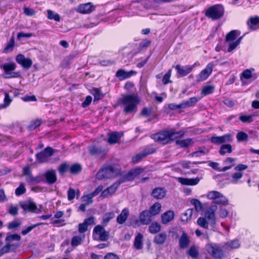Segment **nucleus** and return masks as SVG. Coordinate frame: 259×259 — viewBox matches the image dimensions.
Returning <instances> with one entry per match:
<instances>
[{"instance_id": "obj_32", "label": "nucleus", "mask_w": 259, "mask_h": 259, "mask_svg": "<svg viewBox=\"0 0 259 259\" xmlns=\"http://www.w3.org/2000/svg\"><path fill=\"white\" fill-rule=\"evenodd\" d=\"M143 236L141 233H138L135 237L134 245L137 249L143 248Z\"/></svg>"}, {"instance_id": "obj_59", "label": "nucleus", "mask_w": 259, "mask_h": 259, "mask_svg": "<svg viewBox=\"0 0 259 259\" xmlns=\"http://www.w3.org/2000/svg\"><path fill=\"white\" fill-rule=\"evenodd\" d=\"M252 115H241L239 119L243 122H251L252 121Z\"/></svg>"}, {"instance_id": "obj_33", "label": "nucleus", "mask_w": 259, "mask_h": 259, "mask_svg": "<svg viewBox=\"0 0 259 259\" xmlns=\"http://www.w3.org/2000/svg\"><path fill=\"white\" fill-rule=\"evenodd\" d=\"M15 46V38L14 36H12L10 40L7 42L5 48L3 50V53H7L9 52H12Z\"/></svg>"}, {"instance_id": "obj_43", "label": "nucleus", "mask_w": 259, "mask_h": 259, "mask_svg": "<svg viewBox=\"0 0 259 259\" xmlns=\"http://www.w3.org/2000/svg\"><path fill=\"white\" fill-rule=\"evenodd\" d=\"M91 93L94 96V101H98L103 97V95L101 93L100 90L97 88L93 89Z\"/></svg>"}, {"instance_id": "obj_1", "label": "nucleus", "mask_w": 259, "mask_h": 259, "mask_svg": "<svg viewBox=\"0 0 259 259\" xmlns=\"http://www.w3.org/2000/svg\"><path fill=\"white\" fill-rule=\"evenodd\" d=\"M217 205L211 204L205 212L204 217H200L197 220V224L204 229H208L209 225L213 228L216 224L215 212Z\"/></svg>"}, {"instance_id": "obj_36", "label": "nucleus", "mask_w": 259, "mask_h": 259, "mask_svg": "<svg viewBox=\"0 0 259 259\" xmlns=\"http://www.w3.org/2000/svg\"><path fill=\"white\" fill-rule=\"evenodd\" d=\"M161 207V205L160 203H155L150 208V209L148 211L150 213V214H151L152 216H154L157 214L159 212Z\"/></svg>"}, {"instance_id": "obj_27", "label": "nucleus", "mask_w": 259, "mask_h": 259, "mask_svg": "<svg viewBox=\"0 0 259 259\" xmlns=\"http://www.w3.org/2000/svg\"><path fill=\"white\" fill-rule=\"evenodd\" d=\"M45 178L48 183L54 184L57 180L55 171L53 170L48 171L45 174Z\"/></svg>"}, {"instance_id": "obj_10", "label": "nucleus", "mask_w": 259, "mask_h": 259, "mask_svg": "<svg viewBox=\"0 0 259 259\" xmlns=\"http://www.w3.org/2000/svg\"><path fill=\"white\" fill-rule=\"evenodd\" d=\"M109 233L101 225L96 226L93 230V238L95 240L102 241H106L108 238Z\"/></svg>"}, {"instance_id": "obj_31", "label": "nucleus", "mask_w": 259, "mask_h": 259, "mask_svg": "<svg viewBox=\"0 0 259 259\" xmlns=\"http://www.w3.org/2000/svg\"><path fill=\"white\" fill-rule=\"evenodd\" d=\"M175 213L172 210H168L163 213V224H167L174 220Z\"/></svg>"}, {"instance_id": "obj_47", "label": "nucleus", "mask_w": 259, "mask_h": 259, "mask_svg": "<svg viewBox=\"0 0 259 259\" xmlns=\"http://www.w3.org/2000/svg\"><path fill=\"white\" fill-rule=\"evenodd\" d=\"M21 240V236L18 234L9 235L6 238V241L7 243H11L14 240L19 241Z\"/></svg>"}, {"instance_id": "obj_30", "label": "nucleus", "mask_w": 259, "mask_h": 259, "mask_svg": "<svg viewBox=\"0 0 259 259\" xmlns=\"http://www.w3.org/2000/svg\"><path fill=\"white\" fill-rule=\"evenodd\" d=\"M199 98L197 97H192L190 98L188 100L185 101L181 103L180 107L183 108H186L194 105L199 100Z\"/></svg>"}, {"instance_id": "obj_19", "label": "nucleus", "mask_w": 259, "mask_h": 259, "mask_svg": "<svg viewBox=\"0 0 259 259\" xmlns=\"http://www.w3.org/2000/svg\"><path fill=\"white\" fill-rule=\"evenodd\" d=\"M122 182V181H117L114 183L110 187L107 189L104 190L101 193V196L102 197H107L109 195H112L116 190L119 185Z\"/></svg>"}, {"instance_id": "obj_24", "label": "nucleus", "mask_w": 259, "mask_h": 259, "mask_svg": "<svg viewBox=\"0 0 259 259\" xmlns=\"http://www.w3.org/2000/svg\"><path fill=\"white\" fill-rule=\"evenodd\" d=\"M122 132H112L108 135V142L110 144H114L118 142L119 139L123 136Z\"/></svg>"}, {"instance_id": "obj_45", "label": "nucleus", "mask_w": 259, "mask_h": 259, "mask_svg": "<svg viewBox=\"0 0 259 259\" xmlns=\"http://www.w3.org/2000/svg\"><path fill=\"white\" fill-rule=\"evenodd\" d=\"M48 18L50 20L54 19L56 21H60V16L58 14L55 13L53 11L49 10L47 11Z\"/></svg>"}, {"instance_id": "obj_38", "label": "nucleus", "mask_w": 259, "mask_h": 259, "mask_svg": "<svg viewBox=\"0 0 259 259\" xmlns=\"http://www.w3.org/2000/svg\"><path fill=\"white\" fill-rule=\"evenodd\" d=\"M232 151V146L230 144H223L221 146L219 153L221 155H224L226 153H230Z\"/></svg>"}, {"instance_id": "obj_63", "label": "nucleus", "mask_w": 259, "mask_h": 259, "mask_svg": "<svg viewBox=\"0 0 259 259\" xmlns=\"http://www.w3.org/2000/svg\"><path fill=\"white\" fill-rule=\"evenodd\" d=\"M219 214L221 218H225L228 215L229 212L225 208L221 207L219 212Z\"/></svg>"}, {"instance_id": "obj_3", "label": "nucleus", "mask_w": 259, "mask_h": 259, "mask_svg": "<svg viewBox=\"0 0 259 259\" xmlns=\"http://www.w3.org/2000/svg\"><path fill=\"white\" fill-rule=\"evenodd\" d=\"M224 247L225 246L217 243H209L205 246L208 254L215 259H222L225 256Z\"/></svg>"}, {"instance_id": "obj_60", "label": "nucleus", "mask_w": 259, "mask_h": 259, "mask_svg": "<svg viewBox=\"0 0 259 259\" xmlns=\"http://www.w3.org/2000/svg\"><path fill=\"white\" fill-rule=\"evenodd\" d=\"M93 197H94V196H92V195L90 194L88 195L83 196L82 197V199L83 201L85 202V204L89 205L93 202Z\"/></svg>"}, {"instance_id": "obj_61", "label": "nucleus", "mask_w": 259, "mask_h": 259, "mask_svg": "<svg viewBox=\"0 0 259 259\" xmlns=\"http://www.w3.org/2000/svg\"><path fill=\"white\" fill-rule=\"evenodd\" d=\"M152 108L151 107H145L141 112V114L144 116H148L152 113Z\"/></svg>"}, {"instance_id": "obj_23", "label": "nucleus", "mask_w": 259, "mask_h": 259, "mask_svg": "<svg viewBox=\"0 0 259 259\" xmlns=\"http://www.w3.org/2000/svg\"><path fill=\"white\" fill-rule=\"evenodd\" d=\"M136 73L134 71H126L123 69H119L116 72V76L120 80H122L130 78Z\"/></svg>"}, {"instance_id": "obj_15", "label": "nucleus", "mask_w": 259, "mask_h": 259, "mask_svg": "<svg viewBox=\"0 0 259 259\" xmlns=\"http://www.w3.org/2000/svg\"><path fill=\"white\" fill-rule=\"evenodd\" d=\"M233 137L232 135L228 134L220 137H213L210 141L215 144H221L224 143H229L232 142Z\"/></svg>"}, {"instance_id": "obj_35", "label": "nucleus", "mask_w": 259, "mask_h": 259, "mask_svg": "<svg viewBox=\"0 0 259 259\" xmlns=\"http://www.w3.org/2000/svg\"><path fill=\"white\" fill-rule=\"evenodd\" d=\"M84 238L85 235L84 234L73 237L71 240V245L72 246H77L81 244Z\"/></svg>"}, {"instance_id": "obj_53", "label": "nucleus", "mask_w": 259, "mask_h": 259, "mask_svg": "<svg viewBox=\"0 0 259 259\" xmlns=\"http://www.w3.org/2000/svg\"><path fill=\"white\" fill-rule=\"evenodd\" d=\"M237 139L239 142L246 141L248 139V135L244 132H239L236 136Z\"/></svg>"}, {"instance_id": "obj_7", "label": "nucleus", "mask_w": 259, "mask_h": 259, "mask_svg": "<svg viewBox=\"0 0 259 259\" xmlns=\"http://www.w3.org/2000/svg\"><path fill=\"white\" fill-rule=\"evenodd\" d=\"M185 133V132L183 131L175 132L173 130H163V145L170 143L177 138L182 137Z\"/></svg>"}, {"instance_id": "obj_6", "label": "nucleus", "mask_w": 259, "mask_h": 259, "mask_svg": "<svg viewBox=\"0 0 259 259\" xmlns=\"http://www.w3.org/2000/svg\"><path fill=\"white\" fill-rule=\"evenodd\" d=\"M119 169L114 166L110 165L99 170L96 174V178L99 180L108 179L116 175Z\"/></svg>"}, {"instance_id": "obj_48", "label": "nucleus", "mask_w": 259, "mask_h": 259, "mask_svg": "<svg viewBox=\"0 0 259 259\" xmlns=\"http://www.w3.org/2000/svg\"><path fill=\"white\" fill-rule=\"evenodd\" d=\"M114 216L115 213L113 211L105 213L103 218V223L105 224H107Z\"/></svg>"}, {"instance_id": "obj_54", "label": "nucleus", "mask_w": 259, "mask_h": 259, "mask_svg": "<svg viewBox=\"0 0 259 259\" xmlns=\"http://www.w3.org/2000/svg\"><path fill=\"white\" fill-rule=\"evenodd\" d=\"M171 74V70L169 69L168 72L163 76V83L167 84L172 82L170 80V77Z\"/></svg>"}, {"instance_id": "obj_18", "label": "nucleus", "mask_w": 259, "mask_h": 259, "mask_svg": "<svg viewBox=\"0 0 259 259\" xmlns=\"http://www.w3.org/2000/svg\"><path fill=\"white\" fill-rule=\"evenodd\" d=\"M89 151L91 155L101 157L104 156L107 153L105 149L96 145L90 146L89 147Z\"/></svg>"}, {"instance_id": "obj_41", "label": "nucleus", "mask_w": 259, "mask_h": 259, "mask_svg": "<svg viewBox=\"0 0 259 259\" xmlns=\"http://www.w3.org/2000/svg\"><path fill=\"white\" fill-rule=\"evenodd\" d=\"M26 180L29 183L36 184L39 183L41 181V178L39 176L34 177L31 174H30L26 177Z\"/></svg>"}, {"instance_id": "obj_12", "label": "nucleus", "mask_w": 259, "mask_h": 259, "mask_svg": "<svg viewBox=\"0 0 259 259\" xmlns=\"http://www.w3.org/2000/svg\"><path fill=\"white\" fill-rule=\"evenodd\" d=\"M215 64L213 62L208 63L206 67L203 69L199 74L198 77V81H202L206 79L211 74L213 68Z\"/></svg>"}, {"instance_id": "obj_42", "label": "nucleus", "mask_w": 259, "mask_h": 259, "mask_svg": "<svg viewBox=\"0 0 259 259\" xmlns=\"http://www.w3.org/2000/svg\"><path fill=\"white\" fill-rule=\"evenodd\" d=\"M214 90V87L213 85L204 86L201 90V94L203 96H207L212 94Z\"/></svg>"}, {"instance_id": "obj_37", "label": "nucleus", "mask_w": 259, "mask_h": 259, "mask_svg": "<svg viewBox=\"0 0 259 259\" xmlns=\"http://www.w3.org/2000/svg\"><path fill=\"white\" fill-rule=\"evenodd\" d=\"M191 203L195 207V209L197 212L202 211L203 206L202 203L197 199H192L190 201Z\"/></svg>"}, {"instance_id": "obj_56", "label": "nucleus", "mask_w": 259, "mask_h": 259, "mask_svg": "<svg viewBox=\"0 0 259 259\" xmlns=\"http://www.w3.org/2000/svg\"><path fill=\"white\" fill-rule=\"evenodd\" d=\"M162 194V189L160 188H157L154 189L152 192V196L153 197L157 199H160Z\"/></svg>"}, {"instance_id": "obj_44", "label": "nucleus", "mask_w": 259, "mask_h": 259, "mask_svg": "<svg viewBox=\"0 0 259 259\" xmlns=\"http://www.w3.org/2000/svg\"><path fill=\"white\" fill-rule=\"evenodd\" d=\"M225 245L229 247L231 249H236L239 247L240 244L239 240L235 239L226 243Z\"/></svg>"}, {"instance_id": "obj_5", "label": "nucleus", "mask_w": 259, "mask_h": 259, "mask_svg": "<svg viewBox=\"0 0 259 259\" xmlns=\"http://www.w3.org/2000/svg\"><path fill=\"white\" fill-rule=\"evenodd\" d=\"M239 35V31L235 30L231 31L227 34L226 41L229 43L228 52H232L240 44L242 37L241 36L236 39L237 36Z\"/></svg>"}, {"instance_id": "obj_21", "label": "nucleus", "mask_w": 259, "mask_h": 259, "mask_svg": "<svg viewBox=\"0 0 259 259\" xmlns=\"http://www.w3.org/2000/svg\"><path fill=\"white\" fill-rule=\"evenodd\" d=\"M21 207L25 211L34 212L37 209L36 204L31 201H27L20 203Z\"/></svg>"}, {"instance_id": "obj_49", "label": "nucleus", "mask_w": 259, "mask_h": 259, "mask_svg": "<svg viewBox=\"0 0 259 259\" xmlns=\"http://www.w3.org/2000/svg\"><path fill=\"white\" fill-rule=\"evenodd\" d=\"M205 162H191V161H183L181 162V165L184 168H190L192 165L203 163Z\"/></svg>"}, {"instance_id": "obj_50", "label": "nucleus", "mask_w": 259, "mask_h": 259, "mask_svg": "<svg viewBox=\"0 0 259 259\" xmlns=\"http://www.w3.org/2000/svg\"><path fill=\"white\" fill-rule=\"evenodd\" d=\"M41 123V122L39 119H35L31 121L30 124L28 126V128L29 130H33L39 126Z\"/></svg>"}, {"instance_id": "obj_52", "label": "nucleus", "mask_w": 259, "mask_h": 259, "mask_svg": "<svg viewBox=\"0 0 259 259\" xmlns=\"http://www.w3.org/2000/svg\"><path fill=\"white\" fill-rule=\"evenodd\" d=\"M254 71V69H253V68H251L249 69H246L243 72L242 75L245 79H248L251 78L252 76V71Z\"/></svg>"}, {"instance_id": "obj_2", "label": "nucleus", "mask_w": 259, "mask_h": 259, "mask_svg": "<svg viewBox=\"0 0 259 259\" xmlns=\"http://www.w3.org/2000/svg\"><path fill=\"white\" fill-rule=\"evenodd\" d=\"M139 102V97L135 94L124 95L121 99L123 111L126 113L136 112L137 106Z\"/></svg>"}, {"instance_id": "obj_17", "label": "nucleus", "mask_w": 259, "mask_h": 259, "mask_svg": "<svg viewBox=\"0 0 259 259\" xmlns=\"http://www.w3.org/2000/svg\"><path fill=\"white\" fill-rule=\"evenodd\" d=\"M94 10L93 5L91 3H88L79 5L76 9V11L81 14H89Z\"/></svg>"}, {"instance_id": "obj_25", "label": "nucleus", "mask_w": 259, "mask_h": 259, "mask_svg": "<svg viewBox=\"0 0 259 259\" xmlns=\"http://www.w3.org/2000/svg\"><path fill=\"white\" fill-rule=\"evenodd\" d=\"M152 216L148 210H144L140 215V222L143 225H147L150 222Z\"/></svg>"}, {"instance_id": "obj_51", "label": "nucleus", "mask_w": 259, "mask_h": 259, "mask_svg": "<svg viewBox=\"0 0 259 259\" xmlns=\"http://www.w3.org/2000/svg\"><path fill=\"white\" fill-rule=\"evenodd\" d=\"M189 255L193 258H196L198 255V251L195 246H192L188 250Z\"/></svg>"}, {"instance_id": "obj_11", "label": "nucleus", "mask_w": 259, "mask_h": 259, "mask_svg": "<svg viewBox=\"0 0 259 259\" xmlns=\"http://www.w3.org/2000/svg\"><path fill=\"white\" fill-rule=\"evenodd\" d=\"M54 152V150L50 147H47L43 151L36 154V160L40 163L46 162L48 158L51 156Z\"/></svg>"}, {"instance_id": "obj_55", "label": "nucleus", "mask_w": 259, "mask_h": 259, "mask_svg": "<svg viewBox=\"0 0 259 259\" xmlns=\"http://www.w3.org/2000/svg\"><path fill=\"white\" fill-rule=\"evenodd\" d=\"M26 191L25 186L23 184H21L20 186L16 189L15 194L17 196L21 195L24 194Z\"/></svg>"}, {"instance_id": "obj_4", "label": "nucleus", "mask_w": 259, "mask_h": 259, "mask_svg": "<svg viewBox=\"0 0 259 259\" xmlns=\"http://www.w3.org/2000/svg\"><path fill=\"white\" fill-rule=\"evenodd\" d=\"M224 8L223 5L217 4L209 7L205 11V16L212 20L221 19L224 14Z\"/></svg>"}, {"instance_id": "obj_57", "label": "nucleus", "mask_w": 259, "mask_h": 259, "mask_svg": "<svg viewBox=\"0 0 259 259\" xmlns=\"http://www.w3.org/2000/svg\"><path fill=\"white\" fill-rule=\"evenodd\" d=\"M21 225V222L18 220L10 222L8 224L9 229H14L19 227Z\"/></svg>"}, {"instance_id": "obj_16", "label": "nucleus", "mask_w": 259, "mask_h": 259, "mask_svg": "<svg viewBox=\"0 0 259 259\" xmlns=\"http://www.w3.org/2000/svg\"><path fill=\"white\" fill-rule=\"evenodd\" d=\"M16 61L25 69H29L32 65V60L29 58H26L22 54H18L16 57Z\"/></svg>"}, {"instance_id": "obj_62", "label": "nucleus", "mask_w": 259, "mask_h": 259, "mask_svg": "<svg viewBox=\"0 0 259 259\" xmlns=\"http://www.w3.org/2000/svg\"><path fill=\"white\" fill-rule=\"evenodd\" d=\"M24 13L28 16H32L35 13V11L30 8L24 7Z\"/></svg>"}, {"instance_id": "obj_64", "label": "nucleus", "mask_w": 259, "mask_h": 259, "mask_svg": "<svg viewBox=\"0 0 259 259\" xmlns=\"http://www.w3.org/2000/svg\"><path fill=\"white\" fill-rule=\"evenodd\" d=\"M104 259H119L118 255L113 253H108L104 256Z\"/></svg>"}, {"instance_id": "obj_28", "label": "nucleus", "mask_w": 259, "mask_h": 259, "mask_svg": "<svg viewBox=\"0 0 259 259\" xmlns=\"http://www.w3.org/2000/svg\"><path fill=\"white\" fill-rule=\"evenodd\" d=\"M177 145L181 148H187L193 145L194 142L192 139L188 138L185 140H179L176 142Z\"/></svg>"}, {"instance_id": "obj_58", "label": "nucleus", "mask_w": 259, "mask_h": 259, "mask_svg": "<svg viewBox=\"0 0 259 259\" xmlns=\"http://www.w3.org/2000/svg\"><path fill=\"white\" fill-rule=\"evenodd\" d=\"M40 224H37L35 225H33L31 226H29L26 228L23 229L21 231V234L23 235H25L28 233H29L32 229L39 226Z\"/></svg>"}, {"instance_id": "obj_34", "label": "nucleus", "mask_w": 259, "mask_h": 259, "mask_svg": "<svg viewBox=\"0 0 259 259\" xmlns=\"http://www.w3.org/2000/svg\"><path fill=\"white\" fill-rule=\"evenodd\" d=\"M193 214V209L189 208L186 211L182 214L181 221L184 222H188L191 219Z\"/></svg>"}, {"instance_id": "obj_46", "label": "nucleus", "mask_w": 259, "mask_h": 259, "mask_svg": "<svg viewBox=\"0 0 259 259\" xmlns=\"http://www.w3.org/2000/svg\"><path fill=\"white\" fill-rule=\"evenodd\" d=\"M81 166L79 164H74L71 165L69 168L70 171L73 174H77L81 170Z\"/></svg>"}, {"instance_id": "obj_26", "label": "nucleus", "mask_w": 259, "mask_h": 259, "mask_svg": "<svg viewBox=\"0 0 259 259\" xmlns=\"http://www.w3.org/2000/svg\"><path fill=\"white\" fill-rule=\"evenodd\" d=\"M129 215V210L127 208L123 209L116 219L117 222L119 224H123Z\"/></svg>"}, {"instance_id": "obj_14", "label": "nucleus", "mask_w": 259, "mask_h": 259, "mask_svg": "<svg viewBox=\"0 0 259 259\" xmlns=\"http://www.w3.org/2000/svg\"><path fill=\"white\" fill-rule=\"evenodd\" d=\"M156 149L153 147H146L143 151L134 156L132 158V161L134 163H138L144 157L154 153Z\"/></svg>"}, {"instance_id": "obj_22", "label": "nucleus", "mask_w": 259, "mask_h": 259, "mask_svg": "<svg viewBox=\"0 0 259 259\" xmlns=\"http://www.w3.org/2000/svg\"><path fill=\"white\" fill-rule=\"evenodd\" d=\"M247 26L251 30H255L259 29V17H251L247 22Z\"/></svg>"}, {"instance_id": "obj_29", "label": "nucleus", "mask_w": 259, "mask_h": 259, "mask_svg": "<svg viewBox=\"0 0 259 259\" xmlns=\"http://www.w3.org/2000/svg\"><path fill=\"white\" fill-rule=\"evenodd\" d=\"M190 243V240L185 233H183L179 240L180 247L182 249L187 248Z\"/></svg>"}, {"instance_id": "obj_40", "label": "nucleus", "mask_w": 259, "mask_h": 259, "mask_svg": "<svg viewBox=\"0 0 259 259\" xmlns=\"http://www.w3.org/2000/svg\"><path fill=\"white\" fill-rule=\"evenodd\" d=\"M80 192L79 190H77L76 191H75L73 189L70 188L67 192V198L68 200L70 201L73 200L75 197V195H76L77 197L79 196Z\"/></svg>"}, {"instance_id": "obj_9", "label": "nucleus", "mask_w": 259, "mask_h": 259, "mask_svg": "<svg viewBox=\"0 0 259 259\" xmlns=\"http://www.w3.org/2000/svg\"><path fill=\"white\" fill-rule=\"evenodd\" d=\"M207 198L213 200L211 204L227 205L228 200L222 194L215 191H211L207 194Z\"/></svg>"}, {"instance_id": "obj_20", "label": "nucleus", "mask_w": 259, "mask_h": 259, "mask_svg": "<svg viewBox=\"0 0 259 259\" xmlns=\"http://www.w3.org/2000/svg\"><path fill=\"white\" fill-rule=\"evenodd\" d=\"M178 181L185 185L194 186L199 183L200 179L198 177L195 178L189 179L180 177L177 179Z\"/></svg>"}, {"instance_id": "obj_8", "label": "nucleus", "mask_w": 259, "mask_h": 259, "mask_svg": "<svg viewBox=\"0 0 259 259\" xmlns=\"http://www.w3.org/2000/svg\"><path fill=\"white\" fill-rule=\"evenodd\" d=\"M4 72V77L6 78H15L19 76V73L13 72L16 68V64L12 61L6 63L1 66Z\"/></svg>"}, {"instance_id": "obj_39", "label": "nucleus", "mask_w": 259, "mask_h": 259, "mask_svg": "<svg viewBox=\"0 0 259 259\" xmlns=\"http://www.w3.org/2000/svg\"><path fill=\"white\" fill-rule=\"evenodd\" d=\"M161 229V225L157 222H153L149 226V231L152 234H155L159 232Z\"/></svg>"}, {"instance_id": "obj_13", "label": "nucleus", "mask_w": 259, "mask_h": 259, "mask_svg": "<svg viewBox=\"0 0 259 259\" xmlns=\"http://www.w3.org/2000/svg\"><path fill=\"white\" fill-rule=\"evenodd\" d=\"M196 66V63L192 65L181 66L177 65L175 67V69L177 71V75L178 77H183L189 73H190L193 69Z\"/></svg>"}]
</instances>
